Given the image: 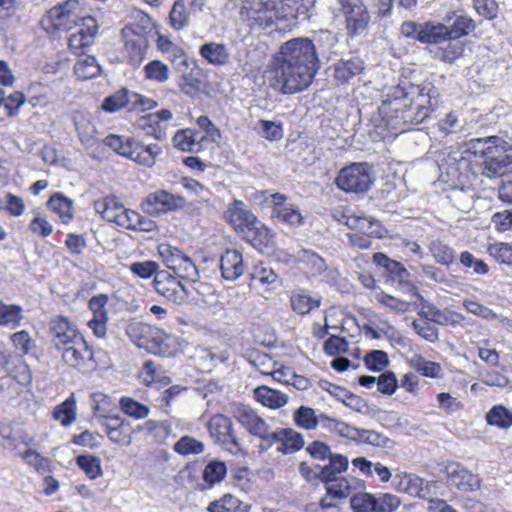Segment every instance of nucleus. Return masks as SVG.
Instances as JSON below:
<instances>
[{"label": "nucleus", "mask_w": 512, "mask_h": 512, "mask_svg": "<svg viewBox=\"0 0 512 512\" xmlns=\"http://www.w3.org/2000/svg\"><path fill=\"white\" fill-rule=\"evenodd\" d=\"M315 44L308 38H294L282 44L274 59L271 87L294 94L309 87L319 69Z\"/></svg>", "instance_id": "nucleus-1"}, {"label": "nucleus", "mask_w": 512, "mask_h": 512, "mask_svg": "<svg viewBox=\"0 0 512 512\" xmlns=\"http://www.w3.org/2000/svg\"><path fill=\"white\" fill-rule=\"evenodd\" d=\"M471 155H480L483 159L481 173L487 177H502L512 170L511 145L497 136L474 138L464 152L451 151L440 159L439 168L449 177L446 181H460L461 170L468 167Z\"/></svg>", "instance_id": "nucleus-2"}, {"label": "nucleus", "mask_w": 512, "mask_h": 512, "mask_svg": "<svg viewBox=\"0 0 512 512\" xmlns=\"http://www.w3.org/2000/svg\"><path fill=\"white\" fill-rule=\"evenodd\" d=\"M415 100L408 104L406 98L384 100L378 108L386 125L398 129L401 125L420 124L424 122L438 104L437 90L431 84L417 88Z\"/></svg>", "instance_id": "nucleus-3"}, {"label": "nucleus", "mask_w": 512, "mask_h": 512, "mask_svg": "<svg viewBox=\"0 0 512 512\" xmlns=\"http://www.w3.org/2000/svg\"><path fill=\"white\" fill-rule=\"evenodd\" d=\"M326 460L328 463L316 466L318 472L315 473L326 483L327 494L320 502L322 508L335 507L339 501L347 498L350 494L349 482L338 476L348 469V457L332 453Z\"/></svg>", "instance_id": "nucleus-4"}, {"label": "nucleus", "mask_w": 512, "mask_h": 512, "mask_svg": "<svg viewBox=\"0 0 512 512\" xmlns=\"http://www.w3.org/2000/svg\"><path fill=\"white\" fill-rule=\"evenodd\" d=\"M286 17L283 3L275 0H242L240 18L251 29H267Z\"/></svg>", "instance_id": "nucleus-5"}, {"label": "nucleus", "mask_w": 512, "mask_h": 512, "mask_svg": "<svg viewBox=\"0 0 512 512\" xmlns=\"http://www.w3.org/2000/svg\"><path fill=\"white\" fill-rule=\"evenodd\" d=\"M158 253L163 263L182 279L192 282L199 280V271L193 261L180 249L168 243H161L158 246Z\"/></svg>", "instance_id": "nucleus-6"}, {"label": "nucleus", "mask_w": 512, "mask_h": 512, "mask_svg": "<svg viewBox=\"0 0 512 512\" xmlns=\"http://www.w3.org/2000/svg\"><path fill=\"white\" fill-rule=\"evenodd\" d=\"M59 351H61V358L66 365L81 372L92 371L97 366L93 351L83 336Z\"/></svg>", "instance_id": "nucleus-7"}, {"label": "nucleus", "mask_w": 512, "mask_h": 512, "mask_svg": "<svg viewBox=\"0 0 512 512\" xmlns=\"http://www.w3.org/2000/svg\"><path fill=\"white\" fill-rule=\"evenodd\" d=\"M125 332L136 346L153 353L166 339V334L159 328L138 321L129 323Z\"/></svg>", "instance_id": "nucleus-8"}, {"label": "nucleus", "mask_w": 512, "mask_h": 512, "mask_svg": "<svg viewBox=\"0 0 512 512\" xmlns=\"http://www.w3.org/2000/svg\"><path fill=\"white\" fill-rule=\"evenodd\" d=\"M185 205L184 197L173 195L166 190L149 193L141 203L143 211L150 216H158L183 209Z\"/></svg>", "instance_id": "nucleus-9"}, {"label": "nucleus", "mask_w": 512, "mask_h": 512, "mask_svg": "<svg viewBox=\"0 0 512 512\" xmlns=\"http://www.w3.org/2000/svg\"><path fill=\"white\" fill-rule=\"evenodd\" d=\"M233 415L249 433L261 438L267 443V447L269 446L274 431L270 430L269 425L256 412L248 406L237 404Z\"/></svg>", "instance_id": "nucleus-10"}, {"label": "nucleus", "mask_w": 512, "mask_h": 512, "mask_svg": "<svg viewBox=\"0 0 512 512\" xmlns=\"http://www.w3.org/2000/svg\"><path fill=\"white\" fill-rule=\"evenodd\" d=\"M208 430L215 441L231 453L241 451L239 440L233 433V424L221 414L213 416L208 422Z\"/></svg>", "instance_id": "nucleus-11"}, {"label": "nucleus", "mask_w": 512, "mask_h": 512, "mask_svg": "<svg viewBox=\"0 0 512 512\" xmlns=\"http://www.w3.org/2000/svg\"><path fill=\"white\" fill-rule=\"evenodd\" d=\"M153 286L160 295L175 304H182L188 296L186 287L166 271L156 273Z\"/></svg>", "instance_id": "nucleus-12"}, {"label": "nucleus", "mask_w": 512, "mask_h": 512, "mask_svg": "<svg viewBox=\"0 0 512 512\" xmlns=\"http://www.w3.org/2000/svg\"><path fill=\"white\" fill-rule=\"evenodd\" d=\"M49 330L52 343L57 350L71 344L82 336L76 325L67 317L61 315L50 320Z\"/></svg>", "instance_id": "nucleus-13"}, {"label": "nucleus", "mask_w": 512, "mask_h": 512, "mask_svg": "<svg viewBox=\"0 0 512 512\" xmlns=\"http://www.w3.org/2000/svg\"><path fill=\"white\" fill-rule=\"evenodd\" d=\"M445 473L449 482L461 491H474L480 487L479 477L459 462L448 463L445 466Z\"/></svg>", "instance_id": "nucleus-14"}, {"label": "nucleus", "mask_w": 512, "mask_h": 512, "mask_svg": "<svg viewBox=\"0 0 512 512\" xmlns=\"http://www.w3.org/2000/svg\"><path fill=\"white\" fill-rule=\"evenodd\" d=\"M228 221L236 230L249 231L258 229L259 221L257 217L247 208V206L239 200H234L226 211Z\"/></svg>", "instance_id": "nucleus-15"}, {"label": "nucleus", "mask_w": 512, "mask_h": 512, "mask_svg": "<svg viewBox=\"0 0 512 512\" xmlns=\"http://www.w3.org/2000/svg\"><path fill=\"white\" fill-rule=\"evenodd\" d=\"M98 25L96 20L91 16H83L81 18L80 28L77 33L69 37L68 45L74 52L90 45L97 32Z\"/></svg>", "instance_id": "nucleus-16"}, {"label": "nucleus", "mask_w": 512, "mask_h": 512, "mask_svg": "<svg viewBox=\"0 0 512 512\" xmlns=\"http://www.w3.org/2000/svg\"><path fill=\"white\" fill-rule=\"evenodd\" d=\"M271 436L272 438L268 447H271L274 443H280L277 450L283 454L293 453L304 446L302 435L289 428L274 431Z\"/></svg>", "instance_id": "nucleus-17"}, {"label": "nucleus", "mask_w": 512, "mask_h": 512, "mask_svg": "<svg viewBox=\"0 0 512 512\" xmlns=\"http://www.w3.org/2000/svg\"><path fill=\"white\" fill-rule=\"evenodd\" d=\"M107 436L118 445H129L132 441L131 426L125 420H121L119 416L106 417L104 423Z\"/></svg>", "instance_id": "nucleus-18"}, {"label": "nucleus", "mask_w": 512, "mask_h": 512, "mask_svg": "<svg viewBox=\"0 0 512 512\" xmlns=\"http://www.w3.org/2000/svg\"><path fill=\"white\" fill-rule=\"evenodd\" d=\"M220 270L225 280L238 279L244 273L242 254L237 250H226L220 258Z\"/></svg>", "instance_id": "nucleus-19"}, {"label": "nucleus", "mask_w": 512, "mask_h": 512, "mask_svg": "<svg viewBox=\"0 0 512 512\" xmlns=\"http://www.w3.org/2000/svg\"><path fill=\"white\" fill-rule=\"evenodd\" d=\"M419 42L422 44H444L449 39L448 26L442 23L426 21L422 22Z\"/></svg>", "instance_id": "nucleus-20"}, {"label": "nucleus", "mask_w": 512, "mask_h": 512, "mask_svg": "<svg viewBox=\"0 0 512 512\" xmlns=\"http://www.w3.org/2000/svg\"><path fill=\"white\" fill-rule=\"evenodd\" d=\"M74 126L78 133L80 142L86 147L90 148L97 142L96 127L92 123L90 117L82 112H76L73 116Z\"/></svg>", "instance_id": "nucleus-21"}, {"label": "nucleus", "mask_w": 512, "mask_h": 512, "mask_svg": "<svg viewBox=\"0 0 512 512\" xmlns=\"http://www.w3.org/2000/svg\"><path fill=\"white\" fill-rule=\"evenodd\" d=\"M148 49V41L144 36L133 35L125 41V57L127 62L137 68L142 63Z\"/></svg>", "instance_id": "nucleus-22"}, {"label": "nucleus", "mask_w": 512, "mask_h": 512, "mask_svg": "<svg viewBox=\"0 0 512 512\" xmlns=\"http://www.w3.org/2000/svg\"><path fill=\"white\" fill-rule=\"evenodd\" d=\"M376 175L372 165L354 163V194L367 192L375 183Z\"/></svg>", "instance_id": "nucleus-23"}, {"label": "nucleus", "mask_w": 512, "mask_h": 512, "mask_svg": "<svg viewBox=\"0 0 512 512\" xmlns=\"http://www.w3.org/2000/svg\"><path fill=\"white\" fill-rule=\"evenodd\" d=\"M103 143L117 154L133 160L134 152L137 148V141L135 139L116 134H109L103 139Z\"/></svg>", "instance_id": "nucleus-24"}, {"label": "nucleus", "mask_w": 512, "mask_h": 512, "mask_svg": "<svg viewBox=\"0 0 512 512\" xmlns=\"http://www.w3.org/2000/svg\"><path fill=\"white\" fill-rule=\"evenodd\" d=\"M200 55L210 64L221 66L229 62L230 53L227 47L221 43H205L200 47Z\"/></svg>", "instance_id": "nucleus-25"}, {"label": "nucleus", "mask_w": 512, "mask_h": 512, "mask_svg": "<svg viewBox=\"0 0 512 512\" xmlns=\"http://www.w3.org/2000/svg\"><path fill=\"white\" fill-rule=\"evenodd\" d=\"M123 208L124 205L117 198L111 196H106L94 202L95 211L109 222L116 223Z\"/></svg>", "instance_id": "nucleus-26"}, {"label": "nucleus", "mask_w": 512, "mask_h": 512, "mask_svg": "<svg viewBox=\"0 0 512 512\" xmlns=\"http://www.w3.org/2000/svg\"><path fill=\"white\" fill-rule=\"evenodd\" d=\"M47 207L56 213L63 223H68L73 217L72 200L60 192L55 193L49 198Z\"/></svg>", "instance_id": "nucleus-27"}, {"label": "nucleus", "mask_w": 512, "mask_h": 512, "mask_svg": "<svg viewBox=\"0 0 512 512\" xmlns=\"http://www.w3.org/2000/svg\"><path fill=\"white\" fill-rule=\"evenodd\" d=\"M254 394L258 401L270 408H280L288 401L286 394L267 386L256 388Z\"/></svg>", "instance_id": "nucleus-28"}, {"label": "nucleus", "mask_w": 512, "mask_h": 512, "mask_svg": "<svg viewBox=\"0 0 512 512\" xmlns=\"http://www.w3.org/2000/svg\"><path fill=\"white\" fill-rule=\"evenodd\" d=\"M207 510L209 512H248L249 505L231 494H225L220 500L211 502Z\"/></svg>", "instance_id": "nucleus-29"}, {"label": "nucleus", "mask_w": 512, "mask_h": 512, "mask_svg": "<svg viewBox=\"0 0 512 512\" xmlns=\"http://www.w3.org/2000/svg\"><path fill=\"white\" fill-rule=\"evenodd\" d=\"M79 14L65 13L59 9L51 8L48 12V20L56 30L68 31L81 22Z\"/></svg>", "instance_id": "nucleus-30"}, {"label": "nucleus", "mask_w": 512, "mask_h": 512, "mask_svg": "<svg viewBox=\"0 0 512 512\" xmlns=\"http://www.w3.org/2000/svg\"><path fill=\"white\" fill-rule=\"evenodd\" d=\"M172 142L174 147L182 151L193 152L199 146V133L191 129H181L174 134Z\"/></svg>", "instance_id": "nucleus-31"}, {"label": "nucleus", "mask_w": 512, "mask_h": 512, "mask_svg": "<svg viewBox=\"0 0 512 512\" xmlns=\"http://www.w3.org/2000/svg\"><path fill=\"white\" fill-rule=\"evenodd\" d=\"M485 418L489 425L500 429H508L512 426V412L502 405L493 406Z\"/></svg>", "instance_id": "nucleus-32"}, {"label": "nucleus", "mask_w": 512, "mask_h": 512, "mask_svg": "<svg viewBox=\"0 0 512 512\" xmlns=\"http://www.w3.org/2000/svg\"><path fill=\"white\" fill-rule=\"evenodd\" d=\"M162 153V149L157 144L143 146L137 142V148L134 152L133 161L140 165L151 167L155 164L157 157Z\"/></svg>", "instance_id": "nucleus-33"}, {"label": "nucleus", "mask_w": 512, "mask_h": 512, "mask_svg": "<svg viewBox=\"0 0 512 512\" xmlns=\"http://www.w3.org/2000/svg\"><path fill=\"white\" fill-rule=\"evenodd\" d=\"M354 442L377 447H389L390 439L374 430L354 427Z\"/></svg>", "instance_id": "nucleus-34"}, {"label": "nucleus", "mask_w": 512, "mask_h": 512, "mask_svg": "<svg viewBox=\"0 0 512 512\" xmlns=\"http://www.w3.org/2000/svg\"><path fill=\"white\" fill-rule=\"evenodd\" d=\"M101 68L93 56L79 59L74 66V73L80 80H87L100 74Z\"/></svg>", "instance_id": "nucleus-35"}, {"label": "nucleus", "mask_w": 512, "mask_h": 512, "mask_svg": "<svg viewBox=\"0 0 512 512\" xmlns=\"http://www.w3.org/2000/svg\"><path fill=\"white\" fill-rule=\"evenodd\" d=\"M444 44L445 46L438 47L435 52V56L444 62L455 61L464 51L462 42L457 38H449Z\"/></svg>", "instance_id": "nucleus-36"}, {"label": "nucleus", "mask_w": 512, "mask_h": 512, "mask_svg": "<svg viewBox=\"0 0 512 512\" xmlns=\"http://www.w3.org/2000/svg\"><path fill=\"white\" fill-rule=\"evenodd\" d=\"M53 416L55 420L61 422L63 426L71 425L76 419V400L73 395L58 405Z\"/></svg>", "instance_id": "nucleus-37"}, {"label": "nucleus", "mask_w": 512, "mask_h": 512, "mask_svg": "<svg viewBox=\"0 0 512 512\" xmlns=\"http://www.w3.org/2000/svg\"><path fill=\"white\" fill-rule=\"evenodd\" d=\"M137 127L157 140H164L167 136L166 125L155 121L151 114L140 117L137 120Z\"/></svg>", "instance_id": "nucleus-38"}, {"label": "nucleus", "mask_w": 512, "mask_h": 512, "mask_svg": "<svg viewBox=\"0 0 512 512\" xmlns=\"http://www.w3.org/2000/svg\"><path fill=\"white\" fill-rule=\"evenodd\" d=\"M411 367L425 377L437 378L441 374L440 364L427 360L421 355H414L410 360Z\"/></svg>", "instance_id": "nucleus-39"}, {"label": "nucleus", "mask_w": 512, "mask_h": 512, "mask_svg": "<svg viewBox=\"0 0 512 512\" xmlns=\"http://www.w3.org/2000/svg\"><path fill=\"white\" fill-rule=\"evenodd\" d=\"M394 479L398 480L396 483L397 490L413 497L416 496L419 492L420 485H422V478L412 473L396 474Z\"/></svg>", "instance_id": "nucleus-40"}, {"label": "nucleus", "mask_w": 512, "mask_h": 512, "mask_svg": "<svg viewBox=\"0 0 512 512\" xmlns=\"http://www.w3.org/2000/svg\"><path fill=\"white\" fill-rule=\"evenodd\" d=\"M144 74L146 79L165 83L170 77L169 67L160 60H153L144 66Z\"/></svg>", "instance_id": "nucleus-41"}, {"label": "nucleus", "mask_w": 512, "mask_h": 512, "mask_svg": "<svg viewBox=\"0 0 512 512\" xmlns=\"http://www.w3.org/2000/svg\"><path fill=\"white\" fill-rule=\"evenodd\" d=\"M227 474V467L223 461L212 460L210 461L203 470V480L213 486L216 483L221 482Z\"/></svg>", "instance_id": "nucleus-42"}, {"label": "nucleus", "mask_w": 512, "mask_h": 512, "mask_svg": "<svg viewBox=\"0 0 512 512\" xmlns=\"http://www.w3.org/2000/svg\"><path fill=\"white\" fill-rule=\"evenodd\" d=\"M359 233L365 234L372 238H381L383 236V229L379 221L366 217L354 216V230Z\"/></svg>", "instance_id": "nucleus-43"}, {"label": "nucleus", "mask_w": 512, "mask_h": 512, "mask_svg": "<svg viewBox=\"0 0 512 512\" xmlns=\"http://www.w3.org/2000/svg\"><path fill=\"white\" fill-rule=\"evenodd\" d=\"M248 360L261 374L267 376H271L275 366L278 365L268 354L260 351L252 352Z\"/></svg>", "instance_id": "nucleus-44"}, {"label": "nucleus", "mask_w": 512, "mask_h": 512, "mask_svg": "<svg viewBox=\"0 0 512 512\" xmlns=\"http://www.w3.org/2000/svg\"><path fill=\"white\" fill-rule=\"evenodd\" d=\"M76 464L85 472L90 479H96L102 475L101 460L94 455H79Z\"/></svg>", "instance_id": "nucleus-45"}, {"label": "nucleus", "mask_w": 512, "mask_h": 512, "mask_svg": "<svg viewBox=\"0 0 512 512\" xmlns=\"http://www.w3.org/2000/svg\"><path fill=\"white\" fill-rule=\"evenodd\" d=\"M429 251L435 261L441 265H449L454 259V250L440 240H432Z\"/></svg>", "instance_id": "nucleus-46"}, {"label": "nucleus", "mask_w": 512, "mask_h": 512, "mask_svg": "<svg viewBox=\"0 0 512 512\" xmlns=\"http://www.w3.org/2000/svg\"><path fill=\"white\" fill-rule=\"evenodd\" d=\"M173 450L183 456L200 454L204 451V444L191 436L181 437L173 446Z\"/></svg>", "instance_id": "nucleus-47"}, {"label": "nucleus", "mask_w": 512, "mask_h": 512, "mask_svg": "<svg viewBox=\"0 0 512 512\" xmlns=\"http://www.w3.org/2000/svg\"><path fill=\"white\" fill-rule=\"evenodd\" d=\"M119 404L125 414L135 419H144L149 415V408L133 398L122 397Z\"/></svg>", "instance_id": "nucleus-48"}, {"label": "nucleus", "mask_w": 512, "mask_h": 512, "mask_svg": "<svg viewBox=\"0 0 512 512\" xmlns=\"http://www.w3.org/2000/svg\"><path fill=\"white\" fill-rule=\"evenodd\" d=\"M22 320V307L18 305L0 304V325L18 326Z\"/></svg>", "instance_id": "nucleus-49"}, {"label": "nucleus", "mask_w": 512, "mask_h": 512, "mask_svg": "<svg viewBox=\"0 0 512 512\" xmlns=\"http://www.w3.org/2000/svg\"><path fill=\"white\" fill-rule=\"evenodd\" d=\"M320 415H316L315 411L306 406H301L294 413L295 423L304 429H314L318 425Z\"/></svg>", "instance_id": "nucleus-50"}, {"label": "nucleus", "mask_w": 512, "mask_h": 512, "mask_svg": "<svg viewBox=\"0 0 512 512\" xmlns=\"http://www.w3.org/2000/svg\"><path fill=\"white\" fill-rule=\"evenodd\" d=\"M278 281V275L270 267H255L251 275V285L258 288L262 285H273Z\"/></svg>", "instance_id": "nucleus-51"}, {"label": "nucleus", "mask_w": 512, "mask_h": 512, "mask_svg": "<svg viewBox=\"0 0 512 512\" xmlns=\"http://www.w3.org/2000/svg\"><path fill=\"white\" fill-rule=\"evenodd\" d=\"M475 29L474 20L468 16H458L451 26H448L449 38L459 39Z\"/></svg>", "instance_id": "nucleus-52"}, {"label": "nucleus", "mask_w": 512, "mask_h": 512, "mask_svg": "<svg viewBox=\"0 0 512 512\" xmlns=\"http://www.w3.org/2000/svg\"><path fill=\"white\" fill-rule=\"evenodd\" d=\"M170 23L176 30H181L189 23V13L186 9L185 3L178 0L173 4L169 14Z\"/></svg>", "instance_id": "nucleus-53"}, {"label": "nucleus", "mask_w": 512, "mask_h": 512, "mask_svg": "<svg viewBox=\"0 0 512 512\" xmlns=\"http://www.w3.org/2000/svg\"><path fill=\"white\" fill-rule=\"evenodd\" d=\"M292 308L295 312L305 315L320 306V300L307 294H296L291 297Z\"/></svg>", "instance_id": "nucleus-54"}, {"label": "nucleus", "mask_w": 512, "mask_h": 512, "mask_svg": "<svg viewBox=\"0 0 512 512\" xmlns=\"http://www.w3.org/2000/svg\"><path fill=\"white\" fill-rule=\"evenodd\" d=\"M370 21V15L360 0H354V35L362 34Z\"/></svg>", "instance_id": "nucleus-55"}, {"label": "nucleus", "mask_w": 512, "mask_h": 512, "mask_svg": "<svg viewBox=\"0 0 512 512\" xmlns=\"http://www.w3.org/2000/svg\"><path fill=\"white\" fill-rule=\"evenodd\" d=\"M272 216L290 225H300L304 219L299 209L290 203Z\"/></svg>", "instance_id": "nucleus-56"}, {"label": "nucleus", "mask_w": 512, "mask_h": 512, "mask_svg": "<svg viewBox=\"0 0 512 512\" xmlns=\"http://www.w3.org/2000/svg\"><path fill=\"white\" fill-rule=\"evenodd\" d=\"M128 104L127 90L122 89L113 95L106 97L101 105L102 109L106 112L113 113Z\"/></svg>", "instance_id": "nucleus-57"}, {"label": "nucleus", "mask_w": 512, "mask_h": 512, "mask_svg": "<svg viewBox=\"0 0 512 512\" xmlns=\"http://www.w3.org/2000/svg\"><path fill=\"white\" fill-rule=\"evenodd\" d=\"M364 363L369 370L381 371L389 363L387 353L382 350H372L364 357Z\"/></svg>", "instance_id": "nucleus-58"}, {"label": "nucleus", "mask_w": 512, "mask_h": 512, "mask_svg": "<svg viewBox=\"0 0 512 512\" xmlns=\"http://www.w3.org/2000/svg\"><path fill=\"white\" fill-rule=\"evenodd\" d=\"M427 320H414L412 325L418 335L429 342H434L438 339V329Z\"/></svg>", "instance_id": "nucleus-59"}, {"label": "nucleus", "mask_w": 512, "mask_h": 512, "mask_svg": "<svg viewBox=\"0 0 512 512\" xmlns=\"http://www.w3.org/2000/svg\"><path fill=\"white\" fill-rule=\"evenodd\" d=\"M398 387L396 375L386 371L377 377V390L385 395H392Z\"/></svg>", "instance_id": "nucleus-60"}, {"label": "nucleus", "mask_w": 512, "mask_h": 512, "mask_svg": "<svg viewBox=\"0 0 512 512\" xmlns=\"http://www.w3.org/2000/svg\"><path fill=\"white\" fill-rule=\"evenodd\" d=\"M22 458L38 472H46L50 469V460L41 456L37 451L28 449L22 455Z\"/></svg>", "instance_id": "nucleus-61"}, {"label": "nucleus", "mask_w": 512, "mask_h": 512, "mask_svg": "<svg viewBox=\"0 0 512 512\" xmlns=\"http://www.w3.org/2000/svg\"><path fill=\"white\" fill-rule=\"evenodd\" d=\"M376 512H394L400 505V499L393 494L385 493L375 497Z\"/></svg>", "instance_id": "nucleus-62"}, {"label": "nucleus", "mask_w": 512, "mask_h": 512, "mask_svg": "<svg viewBox=\"0 0 512 512\" xmlns=\"http://www.w3.org/2000/svg\"><path fill=\"white\" fill-rule=\"evenodd\" d=\"M375 497L372 494L359 492L354 494V512H376Z\"/></svg>", "instance_id": "nucleus-63"}, {"label": "nucleus", "mask_w": 512, "mask_h": 512, "mask_svg": "<svg viewBox=\"0 0 512 512\" xmlns=\"http://www.w3.org/2000/svg\"><path fill=\"white\" fill-rule=\"evenodd\" d=\"M490 254L500 263L512 264V246L507 243H495L489 248Z\"/></svg>", "instance_id": "nucleus-64"}]
</instances>
